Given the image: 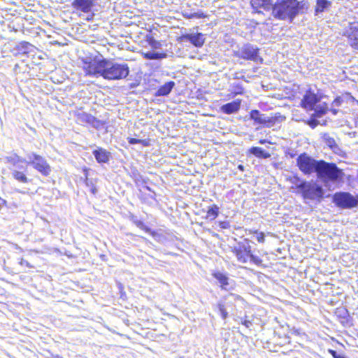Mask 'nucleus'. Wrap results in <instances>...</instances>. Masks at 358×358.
Returning a JSON list of instances; mask_svg holds the SVG:
<instances>
[{"label":"nucleus","mask_w":358,"mask_h":358,"mask_svg":"<svg viewBox=\"0 0 358 358\" xmlns=\"http://www.w3.org/2000/svg\"><path fill=\"white\" fill-rule=\"evenodd\" d=\"M83 69L86 75L102 76L107 80L125 78L129 72L127 64H117L107 59L84 61Z\"/></svg>","instance_id":"1"},{"label":"nucleus","mask_w":358,"mask_h":358,"mask_svg":"<svg viewBox=\"0 0 358 358\" xmlns=\"http://www.w3.org/2000/svg\"><path fill=\"white\" fill-rule=\"evenodd\" d=\"M301 6L296 0H278L272 6L274 17L280 20L293 18L300 10Z\"/></svg>","instance_id":"2"},{"label":"nucleus","mask_w":358,"mask_h":358,"mask_svg":"<svg viewBox=\"0 0 358 358\" xmlns=\"http://www.w3.org/2000/svg\"><path fill=\"white\" fill-rule=\"evenodd\" d=\"M317 178L324 182L335 181L341 176V171L334 164L320 161L317 171Z\"/></svg>","instance_id":"3"},{"label":"nucleus","mask_w":358,"mask_h":358,"mask_svg":"<svg viewBox=\"0 0 358 358\" xmlns=\"http://www.w3.org/2000/svg\"><path fill=\"white\" fill-rule=\"evenodd\" d=\"M296 187L301 192L304 199L315 200L323 196V189L316 182H303Z\"/></svg>","instance_id":"4"},{"label":"nucleus","mask_w":358,"mask_h":358,"mask_svg":"<svg viewBox=\"0 0 358 358\" xmlns=\"http://www.w3.org/2000/svg\"><path fill=\"white\" fill-rule=\"evenodd\" d=\"M319 163L320 161L315 160L305 153L300 155L296 159L299 170L306 175L316 173Z\"/></svg>","instance_id":"5"},{"label":"nucleus","mask_w":358,"mask_h":358,"mask_svg":"<svg viewBox=\"0 0 358 358\" xmlns=\"http://www.w3.org/2000/svg\"><path fill=\"white\" fill-rule=\"evenodd\" d=\"M27 164H30L38 172L48 176L50 172V167L46 160L41 156L34 152L27 155Z\"/></svg>","instance_id":"6"},{"label":"nucleus","mask_w":358,"mask_h":358,"mask_svg":"<svg viewBox=\"0 0 358 358\" xmlns=\"http://www.w3.org/2000/svg\"><path fill=\"white\" fill-rule=\"evenodd\" d=\"M334 202L342 208H352L358 204V200L348 192H338L334 196Z\"/></svg>","instance_id":"7"},{"label":"nucleus","mask_w":358,"mask_h":358,"mask_svg":"<svg viewBox=\"0 0 358 358\" xmlns=\"http://www.w3.org/2000/svg\"><path fill=\"white\" fill-rule=\"evenodd\" d=\"M258 48L250 45L246 44L241 47L236 52V56L247 60H252L254 62H262V59L259 57Z\"/></svg>","instance_id":"8"},{"label":"nucleus","mask_w":358,"mask_h":358,"mask_svg":"<svg viewBox=\"0 0 358 358\" xmlns=\"http://www.w3.org/2000/svg\"><path fill=\"white\" fill-rule=\"evenodd\" d=\"M250 252V245L248 243H240L233 249V252L241 263H246L248 261Z\"/></svg>","instance_id":"9"},{"label":"nucleus","mask_w":358,"mask_h":358,"mask_svg":"<svg viewBox=\"0 0 358 358\" xmlns=\"http://www.w3.org/2000/svg\"><path fill=\"white\" fill-rule=\"evenodd\" d=\"M250 118L258 124H267L268 126H272L275 123V120L273 117L262 114L257 110H252L250 112Z\"/></svg>","instance_id":"10"},{"label":"nucleus","mask_w":358,"mask_h":358,"mask_svg":"<svg viewBox=\"0 0 358 358\" xmlns=\"http://www.w3.org/2000/svg\"><path fill=\"white\" fill-rule=\"evenodd\" d=\"M318 102L319 99L317 95L311 92H308L301 101V106L307 110H311Z\"/></svg>","instance_id":"11"},{"label":"nucleus","mask_w":358,"mask_h":358,"mask_svg":"<svg viewBox=\"0 0 358 358\" xmlns=\"http://www.w3.org/2000/svg\"><path fill=\"white\" fill-rule=\"evenodd\" d=\"M250 3L253 9L259 13L269 10L273 6L271 0H250Z\"/></svg>","instance_id":"12"},{"label":"nucleus","mask_w":358,"mask_h":358,"mask_svg":"<svg viewBox=\"0 0 358 358\" xmlns=\"http://www.w3.org/2000/svg\"><path fill=\"white\" fill-rule=\"evenodd\" d=\"M349 43L356 50H358V23L350 24L348 33Z\"/></svg>","instance_id":"13"},{"label":"nucleus","mask_w":358,"mask_h":358,"mask_svg":"<svg viewBox=\"0 0 358 358\" xmlns=\"http://www.w3.org/2000/svg\"><path fill=\"white\" fill-rule=\"evenodd\" d=\"M94 0H74L71 5L77 10H80L84 13H88L94 5Z\"/></svg>","instance_id":"14"},{"label":"nucleus","mask_w":358,"mask_h":358,"mask_svg":"<svg viewBox=\"0 0 358 358\" xmlns=\"http://www.w3.org/2000/svg\"><path fill=\"white\" fill-rule=\"evenodd\" d=\"M182 39L191 42L196 47H201L205 41L203 35L200 33L183 35Z\"/></svg>","instance_id":"15"},{"label":"nucleus","mask_w":358,"mask_h":358,"mask_svg":"<svg viewBox=\"0 0 358 358\" xmlns=\"http://www.w3.org/2000/svg\"><path fill=\"white\" fill-rule=\"evenodd\" d=\"M241 106V100H236L223 105L221 110L226 114H231L237 112Z\"/></svg>","instance_id":"16"},{"label":"nucleus","mask_w":358,"mask_h":358,"mask_svg":"<svg viewBox=\"0 0 358 358\" xmlns=\"http://www.w3.org/2000/svg\"><path fill=\"white\" fill-rule=\"evenodd\" d=\"M93 154L99 163H106L109 160L110 152L103 148L94 150Z\"/></svg>","instance_id":"17"},{"label":"nucleus","mask_w":358,"mask_h":358,"mask_svg":"<svg viewBox=\"0 0 358 358\" xmlns=\"http://www.w3.org/2000/svg\"><path fill=\"white\" fill-rule=\"evenodd\" d=\"M175 86V83L173 81H169L165 83L164 85L161 86L158 90L155 93V96H166L169 94L173 88Z\"/></svg>","instance_id":"18"},{"label":"nucleus","mask_w":358,"mask_h":358,"mask_svg":"<svg viewBox=\"0 0 358 358\" xmlns=\"http://www.w3.org/2000/svg\"><path fill=\"white\" fill-rule=\"evenodd\" d=\"M77 121L80 124H94V122H96V119L94 116L87 114L86 113H80L77 115Z\"/></svg>","instance_id":"19"},{"label":"nucleus","mask_w":358,"mask_h":358,"mask_svg":"<svg viewBox=\"0 0 358 358\" xmlns=\"http://www.w3.org/2000/svg\"><path fill=\"white\" fill-rule=\"evenodd\" d=\"M141 54L146 59H162L167 57L166 53H159L154 51L142 52Z\"/></svg>","instance_id":"20"},{"label":"nucleus","mask_w":358,"mask_h":358,"mask_svg":"<svg viewBox=\"0 0 358 358\" xmlns=\"http://www.w3.org/2000/svg\"><path fill=\"white\" fill-rule=\"evenodd\" d=\"M213 276L218 280L222 289H227V286L229 285V278L225 274L221 272H216L213 273Z\"/></svg>","instance_id":"21"},{"label":"nucleus","mask_w":358,"mask_h":358,"mask_svg":"<svg viewBox=\"0 0 358 358\" xmlns=\"http://www.w3.org/2000/svg\"><path fill=\"white\" fill-rule=\"evenodd\" d=\"M250 153L254 155L257 157L259 158H269L271 155L265 152L262 148L259 147H252L249 150Z\"/></svg>","instance_id":"22"},{"label":"nucleus","mask_w":358,"mask_h":358,"mask_svg":"<svg viewBox=\"0 0 358 358\" xmlns=\"http://www.w3.org/2000/svg\"><path fill=\"white\" fill-rule=\"evenodd\" d=\"M331 1L328 0H317L315 13L318 14L327 9L331 6Z\"/></svg>","instance_id":"23"},{"label":"nucleus","mask_w":358,"mask_h":358,"mask_svg":"<svg viewBox=\"0 0 358 358\" xmlns=\"http://www.w3.org/2000/svg\"><path fill=\"white\" fill-rule=\"evenodd\" d=\"M313 110H315L314 115L320 117L327 112V106L325 103H320L319 101L318 104L315 106Z\"/></svg>","instance_id":"24"},{"label":"nucleus","mask_w":358,"mask_h":358,"mask_svg":"<svg viewBox=\"0 0 358 358\" xmlns=\"http://www.w3.org/2000/svg\"><path fill=\"white\" fill-rule=\"evenodd\" d=\"M7 162L10 163L13 166H17L20 163H22L25 162V159L17 155L16 154H13L10 156H8L5 159Z\"/></svg>","instance_id":"25"},{"label":"nucleus","mask_w":358,"mask_h":358,"mask_svg":"<svg viewBox=\"0 0 358 358\" xmlns=\"http://www.w3.org/2000/svg\"><path fill=\"white\" fill-rule=\"evenodd\" d=\"M13 177L20 182L27 183L28 182V178L26 175L21 171L15 170L12 172Z\"/></svg>","instance_id":"26"},{"label":"nucleus","mask_w":358,"mask_h":358,"mask_svg":"<svg viewBox=\"0 0 358 358\" xmlns=\"http://www.w3.org/2000/svg\"><path fill=\"white\" fill-rule=\"evenodd\" d=\"M146 41L151 48L154 50L159 49L162 47L161 42L155 40L152 36H147Z\"/></svg>","instance_id":"27"},{"label":"nucleus","mask_w":358,"mask_h":358,"mask_svg":"<svg viewBox=\"0 0 358 358\" xmlns=\"http://www.w3.org/2000/svg\"><path fill=\"white\" fill-rule=\"evenodd\" d=\"M219 213V208L216 205H213L212 207H210L208 211H207V218H209L210 220H215Z\"/></svg>","instance_id":"28"},{"label":"nucleus","mask_w":358,"mask_h":358,"mask_svg":"<svg viewBox=\"0 0 358 358\" xmlns=\"http://www.w3.org/2000/svg\"><path fill=\"white\" fill-rule=\"evenodd\" d=\"M322 141L327 146H329L331 148H333L336 146V143L334 138H332L327 134H324L322 136Z\"/></svg>","instance_id":"29"},{"label":"nucleus","mask_w":358,"mask_h":358,"mask_svg":"<svg viewBox=\"0 0 358 358\" xmlns=\"http://www.w3.org/2000/svg\"><path fill=\"white\" fill-rule=\"evenodd\" d=\"M128 142L131 145H134V144H136V143H141L144 146L148 145V143L145 140L137 139V138H128Z\"/></svg>","instance_id":"30"},{"label":"nucleus","mask_w":358,"mask_h":358,"mask_svg":"<svg viewBox=\"0 0 358 358\" xmlns=\"http://www.w3.org/2000/svg\"><path fill=\"white\" fill-rule=\"evenodd\" d=\"M218 308L222 317L223 319H226L227 317L228 313L224 308V306L222 303H218Z\"/></svg>","instance_id":"31"},{"label":"nucleus","mask_w":358,"mask_h":358,"mask_svg":"<svg viewBox=\"0 0 358 358\" xmlns=\"http://www.w3.org/2000/svg\"><path fill=\"white\" fill-rule=\"evenodd\" d=\"M249 259L250 260V262H252V263H254L256 265H259L262 262V259L260 258H259L257 256L253 255L251 253H250V255L249 257Z\"/></svg>","instance_id":"32"},{"label":"nucleus","mask_w":358,"mask_h":358,"mask_svg":"<svg viewBox=\"0 0 358 358\" xmlns=\"http://www.w3.org/2000/svg\"><path fill=\"white\" fill-rule=\"evenodd\" d=\"M254 234H255V237L258 242H259V243L264 242V234L263 232L255 231Z\"/></svg>","instance_id":"33"},{"label":"nucleus","mask_w":358,"mask_h":358,"mask_svg":"<svg viewBox=\"0 0 358 358\" xmlns=\"http://www.w3.org/2000/svg\"><path fill=\"white\" fill-rule=\"evenodd\" d=\"M330 354L334 357V358H347L345 355L342 354H338L335 350H329Z\"/></svg>","instance_id":"34"},{"label":"nucleus","mask_w":358,"mask_h":358,"mask_svg":"<svg viewBox=\"0 0 358 358\" xmlns=\"http://www.w3.org/2000/svg\"><path fill=\"white\" fill-rule=\"evenodd\" d=\"M243 88L241 85H237L236 87H235V89H234V93L235 94H241L243 93Z\"/></svg>","instance_id":"35"},{"label":"nucleus","mask_w":358,"mask_h":358,"mask_svg":"<svg viewBox=\"0 0 358 358\" xmlns=\"http://www.w3.org/2000/svg\"><path fill=\"white\" fill-rule=\"evenodd\" d=\"M308 124L310 127L315 128L318 124V121L313 119L308 121Z\"/></svg>","instance_id":"36"},{"label":"nucleus","mask_w":358,"mask_h":358,"mask_svg":"<svg viewBox=\"0 0 358 358\" xmlns=\"http://www.w3.org/2000/svg\"><path fill=\"white\" fill-rule=\"evenodd\" d=\"M20 265L22 266H26L28 268H32L33 266L26 260L22 259L20 262Z\"/></svg>","instance_id":"37"},{"label":"nucleus","mask_w":358,"mask_h":358,"mask_svg":"<svg viewBox=\"0 0 358 358\" xmlns=\"http://www.w3.org/2000/svg\"><path fill=\"white\" fill-rule=\"evenodd\" d=\"M220 225L223 229H228L229 227V224L228 222H220Z\"/></svg>","instance_id":"38"},{"label":"nucleus","mask_w":358,"mask_h":358,"mask_svg":"<svg viewBox=\"0 0 358 358\" xmlns=\"http://www.w3.org/2000/svg\"><path fill=\"white\" fill-rule=\"evenodd\" d=\"M242 324L245 326L247 328H249L251 327L252 325V322L250 321V320H245L244 321L242 322Z\"/></svg>","instance_id":"39"},{"label":"nucleus","mask_w":358,"mask_h":358,"mask_svg":"<svg viewBox=\"0 0 358 358\" xmlns=\"http://www.w3.org/2000/svg\"><path fill=\"white\" fill-rule=\"evenodd\" d=\"M341 103V98H336L334 102H333V106H338Z\"/></svg>","instance_id":"40"},{"label":"nucleus","mask_w":358,"mask_h":358,"mask_svg":"<svg viewBox=\"0 0 358 358\" xmlns=\"http://www.w3.org/2000/svg\"><path fill=\"white\" fill-rule=\"evenodd\" d=\"M201 17V15L197 14V13H193V14H191L189 16H187V17L189 18H192V17Z\"/></svg>","instance_id":"41"},{"label":"nucleus","mask_w":358,"mask_h":358,"mask_svg":"<svg viewBox=\"0 0 358 358\" xmlns=\"http://www.w3.org/2000/svg\"><path fill=\"white\" fill-rule=\"evenodd\" d=\"M238 169L241 170V171H244V166L241 164L238 165Z\"/></svg>","instance_id":"42"},{"label":"nucleus","mask_w":358,"mask_h":358,"mask_svg":"<svg viewBox=\"0 0 358 358\" xmlns=\"http://www.w3.org/2000/svg\"><path fill=\"white\" fill-rule=\"evenodd\" d=\"M331 111L332 112V113L334 115H336L338 113V110L336 109H334V108L331 109Z\"/></svg>","instance_id":"43"},{"label":"nucleus","mask_w":358,"mask_h":358,"mask_svg":"<svg viewBox=\"0 0 358 358\" xmlns=\"http://www.w3.org/2000/svg\"><path fill=\"white\" fill-rule=\"evenodd\" d=\"M229 296L234 297V299H239L240 298L238 296H236V295H234L233 294H231Z\"/></svg>","instance_id":"44"},{"label":"nucleus","mask_w":358,"mask_h":358,"mask_svg":"<svg viewBox=\"0 0 358 358\" xmlns=\"http://www.w3.org/2000/svg\"><path fill=\"white\" fill-rule=\"evenodd\" d=\"M259 143H260L261 144H264V143H266V140H260V141H259Z\"/></svg>","instance_id":"45"},{"label":"nucleus","mask_w":358,"mask_h":358,"mask_svg":"<svg viewBox=\"0 0 358 358\" xmlns=\"http://www.w3.org/2000/svg\"><path fill=\"white\" fill-rule=\"evenodd\" d=\"M92 192L93 194H95V193L96 192V188H92Z\"/></svg>","instance_id":"46"},{"label":"nucleus","mask_w":358,"mask_h":358,"mask_svg":"<svg viewBox=\"0 0 358 358\" xmlns=\"http://www.w3.org/2000/svg\"><path fill=\"white\" fill-rule=\"evenodd\" d=\"M357 198H358V195H357Z\"/></svg>","instance_id":"47"}]
</instances>
